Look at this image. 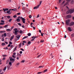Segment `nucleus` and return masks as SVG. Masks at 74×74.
I'll return each instance as SVG.
<instances>
[{"label":"nucleus","instance_id":"obj_2","mask_svg":"<svg viewBox=\"0 0 74 74\" xmlns=\"http://www.w3.org/2000/svg\"><path fill=\"white\" fill-rule=\"evenodd\" d=\"M20 37L21 36L20 35H17L16 36V39L15 40L16 41H17V40H18L19 39V38H20Z\"/></svg>","mask_w":74,"mask_h":74},{"label":"nucleus","instance_id":"obj_44","mask_svg":"<svg viewBox=\"0 0 74 74\" xmlns=\"http://www.w3.org/2000/svg\"><path fill=\"white\" fill-rule=\"evenodd\" d=\"M9 44H10V45H11V44H12V42H11V41H10V42H9Z\"/></svg>","mask_w":74,"mask_h":74},{"label":"nucleus","instance_id":"obj_49","mask_svg":"<svg viewBox=\"0 0 74 74\" xmlns=\"http://www.w3.org/2000/svg\"><path fill=\"white\" fill-rule=\"evenodd\" d=\"M41 36H42H42H43V34H42V32H41Z\"/></svg>","mask_w":74,"mask_h":74},{"label":"nucleus","instance_id":"obj_7","mask_svg":"<svg viewBox=\"0 0 74 74\" xmlns=\"http://www.w3.org/2000/svg\"><path fill=\"white\" fill-rule=\"evenodd\" d=\"M71 17V15H68L66 16L67 18H70Z\"/></svg>","mask_w":74,"mask_h":74},{"label":"nucleus","instance_id":"obj_17","mask_svg":"<svg viewBox=\"0 0 74 74\" xmlns=\"http://www.w3.org/2000/svg\"><path fill=\"white\" fill-rule=\"evenodd\" d=\"M23 32V31L22 30H20L19 31V32L20 34H22V32Z\"/></svg>","mask_w":74,"mask_h":74},{"label":"nucleus","instance_id":"obj_59","mask_svg":"<svg viewBox=\"0 0 74 74\" xmlns=\"http://www.w3.org/2000/svg\"><path fill=\"white\" fill-rule=\"evenodd\" d=\"M4 38H2V41H4Z\"/></svg>","mask_w":74,"mask_h":74},{"label":"nucleus","instance_id":"obj_10","mask_svg":"<svg viewBox=\"0 0 74 74\" xmlns=\"http://www.w3.org/2000/svg\"><path fill=\"white\" fill-rule=\"evenodd\" d=\"M68 30L69 32H71V28L70 27H68Z\"/></svg>","mask_w":74,"mask_h":74},{"label":"nucleus","instance_id":"obj_22","mask_svg":"<svg viewBox=\"0 0 74 74\" xmlns=\"http://www.w3.org/2000/svg\"><path fill=\"white\" fill-rule=\"evenodd\" d=\"M27 36H31V33H28Z\"/></svg>","mask_w":74,"mask_h":74},{"label":"nucleus","instance_id":"obj_53","mask_svg":"<svg viewBox=\"0 0 74 74\" xmlns=\"http://www.w3.org/2000/svg\"><path fill=\"white\" fill-rule=\"evenodd\" d=\"M29 18H32V16H31V15H30L29 16Z\"/></svg>","mask_w":74,"mask_h":74},{"label":"nucleus","instance_id":"obj_19","mask_svg":"<svg viewBox=\"0 0 74 74\" xmlns=\"http://www.w3.org/2000/svg\"><path fill=\"white\" fill-rule=\"evenodd\" d=\"M16 21L17 22H20V19L19 18H17L16 19Z\"/></svg>","mask_w":74,"mask_h":74},{"label":"nucleus","instance_id":"obj_27","mask_svg":"<svg viewBox=\"0 0 74 74\" xmlns=\"http://www.w3.org/2000/svg\"><path fill=\"white\" fill-rule=\"evenodd\" d=\"M14 31H16L18 30V29L16 28L15 29H14Z\"/></svg>","mask_w":74,"mask_h":74},{"label":"nucleus","instance_id":"obj_58","mask_svg":"<svg viewBox=\"0 0 74 74\" xmlns=\"http://www.w3.org/2000/svg\"><path fill=\"white\" fill-rule=\"evenodd\" d=\"M2 56L3 57H5V56H6V55H3Z\"/></svg>","mask_w":74,"mask_h":74},{"label":"nucleus","instance_id":"obj_42","mask_svg":"<svg viewBox=\"0 0 74 74\" xmlns=\"http://www.w3.org/2000/svg\"><path fill=\"white\" fill-rule=\"evenodd\" d=\"M25 62V60H23L21 61V62L22 63H24Z\"/></svg>","mask_w":74,"mask_h":74},{"label":"nucleus","instance_id":"obj_61","mask_svg":"<svg viewBox=\"0 0 74 74\" xmlns=\"http://www.w3.org/2000/svg\"><path fill=\"white\" fill-rule=\"evenodd\" d=\"M9 3H10V2H11V0H9Z\"/></svg>","mask_w":74,"mask_h":74},{"label":"nucleus","instance_id":"obj_13","mask_svg":"<svg viewBox=\"0 0 74 74\" xmlns=\"http://www.w3.org/2000/svg\"><path fill=\"white\" fill-rule=\"evenodd\" d=\"M6 69H7V66H5V67L3 69V71H5Z\"/></svg>","mask_w":74,"mask_h":74},{"label":"nucleus","instance_id":"obj_54","mask_svg":"<svg viewBox=\"0 0 74 74\" xmlns=\"http://www.w3.org/2000/svg\"><path fill=\"white\" fill-rule=\"evenodd\" d=\"M18 25L19 26H21V23H18Z\"/></svg>","mask_w":74,"mask_h":74},{"label":"nucleus","instance_id":"obj_23","mask_svg":"<svg viewBox=\"0 0 74 74\" xmlns=\"http://www.w3.org/2000/svg\"><path fill=\"white\" fill-rule=\"evenodd\" d=\"M7 18H8V19H10V18H11V16H7Z\"/></svg>","mask_w":74,"mask_h":74},{"label":"nucleus","instance_id":"obj_12","mask_svg":"<svg viewBox=\"0 0 74 74\" xmlns=\"http://www.w3.org/2000/svg\"><path fill=\"white\" fill-rule=\"evenodd\" d=\"M15 31V33H14V34L15 35H17V33H18V32L17 31Z\"/></svg>","mask_w":74,"mask_h":74},{"label":"nucleus","instance_id":"obj_20","mask_svg":"<svg viewBox=\"0 0 74 74\" xmlns=\"http://www.w3.org/2000/svg\"><path fill=\"white\" fill-rule=\"evenodd\" d=\"M47 70H48L46 69V70H45L44 71L42 72H43V73H46V72H47Z\"/></svg>","mask_w":74,"mask_h":74},{"label":"nucleus","instance_id":"obj_57","mask_svg":"<svg viewBox=\"0 0 74 74\" xmlns=\"http://www.w3.org/2000/svg\"><path fill=\"white\" fill-rule=\"evenodd\" d=\"M23 42L24 43H26V42L25 41H23Z\"/></svg>","mask_w":74,"mask_h":74},{"label":"nucleus","instance_id":"obj_34","mask_svg":"<svg viewBox=\"0 0 74 74\" xmlns=\"http://www.w3.org/2000/svg\"><path fill=\"white\" fill-rule=\"evenodd\" d=\"M41 54H40V55L38 56L37 57V58H40V56H41Z\"/></svg>","mask_w":74,"mask_h":74},{"label":"nucleus","instance_id":"obj_63","mask_svg":"<svg viewBox=\"0 0 74 74\" xmlns=\"http://www.w3.org/2000/svg\"><path fill=\"white\" fill-rule=\"evenodd\" d=\"M71 0H66V1H71Z\"/></svg>","mask_w":74,"mask_h":74},{"label":"nucleus","instance_id":"obj_39","mask_svg":"<svg viewBox=\"0 0 74 74\" xmlns=\"http://www.w3.org/2000/svg\"><path fill=\"white\" fill-rule=\"evenodd\" d=\"M43 72H39L38 73V74H40V73H42Z\"/></svg>","mask_w":74,"mask_h":74},{"label":"nucleus","instance_id":"obj_62","mask_svg":"<svg viewBox=\"0 0 74 74\" xmlns=\"http://www.w3.org/2000/svg\"><path fill=\"white\" fill-rule=\"evenodd\" d=\"M4 74V72H2L1 73H0V74Z\"/></svg>","mask_w":74,"mask_h":74},{"label":"nucleus","instance_id":"obj_38","mask_svg":"<svg viewBox=\"0 0 74 74\" xmlns=\"http://www.w3.org/2000/svg\"><path fill=\"white\" fill-rule=\"evenodd\" d=\"M9 65H11V64H12V63H11V62H10L9 63Z\"/></svg>","mask_w":74,"mask_h":74},{"label":"nucleus","instance_id":"obj_52","mask_svg":"<svg viewBox=\"0 0 74 74\" xmlns=\"http://www.w3.org/2000/svg\"><path fill=\"white\" fill-rule=\"evenodd\" d=\"M22 51H24V49H20Z\"/></svg>","mask_w":74,"mask_h":74},{"label":"nucleus","instance_id":"obj_45","mask_svg":"<svg viewBox=\"0 0 74 74\" xmlns=\"http://www.w3.org/2000/svg\"><path fill=\"white\" fill-rule=\"evenodd\" d=\"M13 17L14 18H16V15H14L13 16Z\"/></svg>","mask_w":74,"mask_h":74},{"label":"nucleus","instance_id":"obj_31","mask_svg":"<svg viewBox=\"0 0 74 74\" xmlns=\"http://www.w3.org/2000/svg\"><path fill=\"white\" fill-rule=\"evenodd\" d=\"M34 10H35V9H37V7H35L34 8Z\"/></svg>","mask_w":74,"mask_h":74},{"label":"nucleus","instance_id":"obj_14","mask_svg":"<svg viewBox=\"0 0 74 74\" xmlns=\"http://www.w3.org/2000/svg\"><path fill=\"white\" fill-rule=\"evenodd\" d=\"M6 31L7 32H11V29H6Z\"/></svg>","mask_w":74,"mask_h":74},{"label":"nucleus","instance_id":"obj_47","mask_svg":"<svg viewBox=\"0 0 74 74\" xmlns=\"http://www.w3.org/2000/svg\"><path fill=\"white\" fill-rule=\"evenodd\" d=\"M12 57H13V58H14V59H15V56H14L13 55L12 56Z\"/></svg>","mask_w":74,"mask_h":74},{"label":"nucleus","instance_id":"obj_4","mask_svg":"<svg viewBox=\"0 0 74 74\" xmlns=\"http://www.w3.org/2000/svg\"><path fill=\"white\" fill-rule=\"evenodd\" d=\"M36 38H37V37H36L35 36H33L32 37V40H31V41H34V39Z\"/></svg>","mask_w":74,"mask_h":74},{"label":"nucleus","instance_id":"obj_64","mask_svg":"<svg viewBox=\"0 0 74 74\" xmlns=\"http://www.w3.org/2000/svg\"><path fill=\"white\" fill-rule=\"evenodd\" d=\"M14 11H16V8H15L14 9Z\"/></svg>","mask_w":74,"mask_h":74},{"label":"nucleus","instance_id":"obj_24","mask_svg":"<svg viewBox=\"0 0 74 74\" xmlns=\"http://www.w3.org/2000/svg\"><path fill=\"white\" fill-rule=\"evenodd\" d=\"M8 26V25H5V26L3 27L5 28V27H7Z\"/></svg>","mask_w":74,"mask_h":74},{"label":"nucleus","instance_id":"obj_50","mask_svg":"<svg viewBox=\"0 0 74 74\" xmlns=\"http://www.w3.org/2000/svg\"><path fill=\"white\" fill-rule=\"evenodd\" d=\"M19 64H20V63H17L16 64L17 65V66H18V65H19Z\"/></svg>","mask_w":74,"mask_h":74},{"label":"nucleus","instance_id":"obj_28","mask_svg":"<svg viewBox=\"0 0 74 74\" xmlns=\"http://www.w3.org/2000/svg\"><path fill=\"white\" fill-rule=\"evenodd\" d=\"M40 5H38L37 6H36L37 8H39V7H40Z\"/></svg>","mask_w":74,"mask_h":74},{"label":"nucleus","instance_id":"obj_8","mask_svg":"<svg viewBox=\"0 0 74 74\" xmlns=\"http://www.w3.org/2000/svg\"><path fill=\"white\" fill-rule=\"evenodd\" d=\"M14 35H13L11 37V38L10 39V41H12V39H13V38H14Z\"/></svg>","mask_w":74,"mask_h":74},{"label":"nucleus","instance_id":"obj_51","mask_svg":"<svg viewBox=\"0 0 74 74\" xmlns=\"http://www.w3.org/2000/svg\"><path fill=\"white\" fill-rule=\"evenodd\" d=\"M20 54H22V51H20Z\"/></svg>","mask_w":74,"mask_h":74},{"label":"nucleus","instance_id":"obj_55","mask_svg":"<svg viewBox=\"0 0 74 74\" xmlns=\"http://www.w3.org/2000/svg\"><path fill=\"white\" fill-rule=\"evenodd\" d=\"M25 8L23 7V10H25Z\"/></svg>","mask_w":74,"mask_h":74},{"label":"nucleus","instance_id":"obj_5","mask_svg":"<svg viewBox=\"0 0 74 74\" xmlns=\"http://www.w3.org/2000/svg\"><path fill=\"white\" fill-rule=\"evenodd\" d=\"M73 25H74V22H71L70 23H69V25L70 26H71Z\"/></svg>","mask_w":74,"mask_h":74},{"label":"nucleus","instance_id":"obj_48","mask_svg":"<svg viewBox=\"0 0 74 74\" xmlns=\"http://www.w3.org/2000/svg\"><path fill=\"white\" fill-rule=\"evenodd\" d=\"M1 22H2L3 23H4V21L3 20H1Z\"/></svg>","mask_w":74,"mask_h":74},{"label":"nucleus","instance_id":"obj_15","mask_svg":"<svg viewBox=\"0 0 74 74\" xmlns=\"http://www.w3.org/2000/svg\"><path fill=\"white\" fill-rule=\"evenodd\" d=\"M28 38V36H25L24 37L23 39V40L25 39V38Z\"/></svg>","mask_w":74,"mask_h":74},{"label":"nucleus","instance_id":"obj_9","mask_svg":"<svg viewBox=\"0 0 74 74\" xmlns=\"http://www.w3.org/2000/svg\"><path fill=\"white\" fill-rule=\"evenodd\" d=\"M10 58V61H15V59H13L12 58Z\"/></svg>","mask_w":74,"mask_h":74},{"label":"nucleus","instance_id":"obj_56","mask_svg":"<svg viewBox=\"0 0 74 74\" xmlns=\"http://www.w3.org/2000/svg\"><path fill=\"white\" fill-rule=\"evenodd\" d=\"M13 55H16V53H13Z\"/></svg>","mask_w":74,"mask_h":74},{"label":"nucleus","instance_id":"obj_43","mask_svg":"<svg viewBox=\"0 0 74 74\" xmlns=\"http://www.w3.org/2000/svg\"><path fill=\"white\" fill-rule=\"evenodd\" d=\"M31 43V41H29L28 42V44H30Z\"/></svg>","mask_w":74,"mask_h":74},{"label":"nucleus","instance_id":"obj_36","mask_svg":"<svg viewBox=\"0 0 74 74\" xmlns=\"http://www.w3.org/2000/svg\"><path fill=\"white\" fill-rule=\"evenodd\" d=\"M5 45V43H2V45H3V46H4Z\"/></svg>","mask_w":74,"mask_h":74},{"label":"nucleus","instance_id":"obj_46","mask_svg":"<svg viewBox=\"0 0 74 74\" xmlns=\"http://www.w3.org/2000/svg\"><path fill=\"white\" fill-rule=\"evenodd\" d=\"M11 46V45L9 44L8 46H7L8 47H10Z\"/></svg>","mask_w":74,"mask_h":74},{"label":"nucleus","instance_id":"obj_60","mask_svg":"<svg viewBox=\"0 0 74 74\" xmlns=\"http://www.w3.org/2000/svg\"><path fill=\"white\" fill-rule=\"evenodd\" d=\"M33 28H34V30H35L36 29V28H35V27H34V26H33Z\"/></svg>","mask_w":74,"mask_h":74},{"label":"nucleus","instance_id":"obj_16","mask_svg":"<svg viewBox=\"0 0 74 74\" xmlns=\"http://www.w3.org/2000/svg\"><path fill=\"white\" fill-rule=\"evenodd\" d=\"M9 62V60H8L6 62V64H8V62Z\"/></svg>","mask_w":74,"mask_h":74},{"label":"nucleus","instance_id":"obj_25","mask_svg":"<svg viewBox=\"0 0 74 74\" xmlns=\"http://www.w3.org/2000/svg\"><path fill=\"white\" fill-rule=\"evenodd\" d=\"M0 33H5V31H0Z\"/></svg>","mask_w":74,"mask_h":74},{"label":"nucleus","instance_id":"obj_35","mask_svg":"<svg viewBox=\"0 0 74 74\" xmlns=\"http://www.w3.org/2000/svg\"><path fill=\"white\" fill-rule=\"evenodd\" d=\"M41 3H42V1H40V4H39V5H41Z\"/></svg>","mask_w":74,"mask_h":74},{"label":"nucleus","instance_id":"obj_18","mask_svg":"<svg viewBox=\"0 0 74 74\" xmlns=\"http://www.w3.org/2000/svg\"><path fill=\"white\" fill-rule=\"evenodd\" d=\"M12 47H13V45H11L10 48L8 49H9V50H11L10 49L11 48H12Z\"/></svg>","mask_w":74,"mask_h":74},{"label":"nucleus","instance_id":"obj_21","mask_svg":"<svg viewBox=\"0 0 74 74\" xmlns=\"http://www.w3.org/2000/svg\"><path fill=\"white\" fill-rule=\"evenodd\" d=\"M12 18H10V19L9 21H8V22H11V21H12Z\"/></svg>","mask_w":74,"mask_h":74},{"label":"nucleus","instance_id":"obj_6","mask_svg":"<svg viewBox=\"0 0 74 74\" xmlns=\"http://www.w3.org/2000/svg\"><path fill=\"white\" fill-rule=\"evenodd\" d=\"M9 9L8 8H3V10L4 11V12H5L6 11H8Z\"/></svg>","mask_w":74,"mask_h":74},{"label":"nucleus","instance_id":"obj_40","mask_svg":"<svg viewBox=\"0 0 74 74\" xmlns=\"http://www.w3.org/2000/svg\"><path fill=\"white\" fill-rule=\"evenodd\" d=\"M17 15H21V13L19 12L17 13Z\"/></svg>","mask_w":74,"mask_h":74},{"label":"nucleus","instance_id":"obj_1","mask_svg":"<svg viewBox=\"0 0 74 74\" xmlns=\"http://www.w3.org/2000/svg\"><path fill=\"white\" fill-rule=\"evenodd\" d=\"M20 19H21L22 20V21L23 23H25V21H26V19H25V18H23L22 17H21Z\"/></svg>","mask_w":74,"mask_h":74},{"label":"nucleus","instance_id":"obj_33","mask_svg":"<svg viewBox=\"0 0 74 74\" xmlns=\"http://www.w3.org/2000/svg\"><path fill=\"white\" fill-rule=\"evenodd\" d=\"M4 23H0V25H4Z\"/></svg>","mask_w":74,"mask_h":74},{"label":"nucleus","instance_id":"obj_29","mask_svg":"<svg viewBox=\"0 0 74 74\" xmlns=\"http://www.w3.org/2000/svg\"><path fill=\"white\" fill-rule=\"evenodd\" d=\"M10 66H7V68L8 70H9V69H10Z\"/></svg>","mask_w":74,"mask_h":74},{"label":"nucleus","instance_id":"obj_3","mask_svg":"<svg viewBox=\"0 0 74 74\" xmlns=\"http://www.w3.org/2000/svg\"><path fill=\"white\" fill-rule=\"evenodd\" d=\"M66 24L67 25H69L70 24V20H67L66 21Z\"/></svg>","mask_w":74,"mask_h":74},{"label":"nucleus","instance_id":"obj_26","mask_svg":"<svg viewBox=\"0 0 74 74\" xmlns=\"http://www.w3.org/2000/svg\"><path fill=\"white\" fill-rule=\"evenodd\" d=\"M44 40H41L40 41V42L42 43L44 42Z\"/></svg>","mask_w":74,"mask_h":74},{"label":"nucleus","instance_id":"obj_11","mask_svg":"<svg viewBox=\"0 0 74 74\" xmlns=\"http://www.w3.org/2000/svg\"><path fill=\"white\" fill-rule=\"evenodd\" d=\"M21 47H22V43H20L19 45V48H21Z\"/></svg>","mask_w":74,"mask_h":74},{"label":"nucleus","instance_id":"obj_30","mask_svg":"<svg viewBox=\"0 0 74 74\" xmlns=\"http://www.w3.org/2000/svg\"><path fill=\"white\" fill-rule=\"evenodd\" d=\"M74 2V0H72L71 1V3H73Z\"/></svg>","mask_w":74,"mask_h":74},{"label":"nucleus","instance_id":"obj_41","mask_svg":"<svg viewBox=\"0 0 74 74\" xmlns=\"http://www.w3.org/2000/svg\"><path fill=\"white\" fill-rule=\"evenodd\" d=\"M71 36H72V37H74V33L72 34Z\"/></svg>","mask_w":74,"mask_h":74},{"label":"nucleus","instance_id":"obj_32","mask_svg":"<svg viewBox=\"0 0 74 74\" xmlns=\"http://www.w3.org/2000/svg\"><path fill=\"white\" fill-rule=\"evenodd\" d=\"M10 11H8L7 12V14H10Z\"/></svg>","mask_w":74,"mask_h":74},{"label":"nucleus","instance_id":"obj_37","mask_svg":"<svg viewBox=\"0 0 74 74\" xmlns=\"http://www.w3.org/2000/svg\"><path fill=\"white\" fill-rule=\"evenodd\" d=\"M4 36L5 37H6L7 36V35L6 34V33H4Z\"/></svg>","mask_w":74,"mask_h":74}]
</instances>
